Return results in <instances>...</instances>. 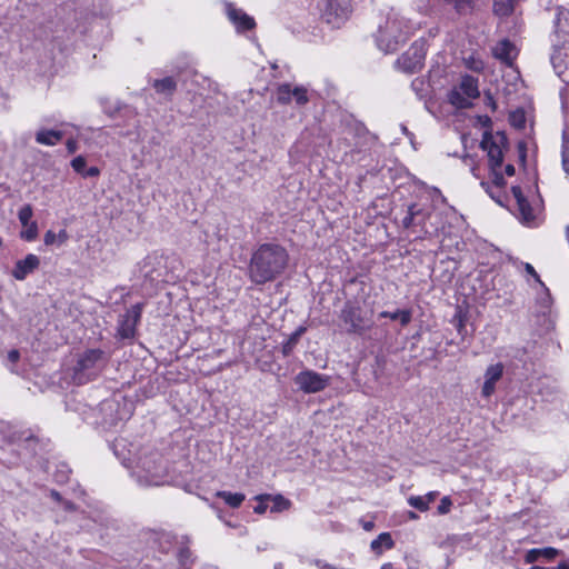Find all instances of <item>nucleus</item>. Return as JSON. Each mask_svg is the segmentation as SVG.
Instances as JSON below:
<instances>
[{"instance_id": "obj_1", "label": "nucleus", "mask_w": 569, "mask_h": 569, "mask_svg": "<svg viewBox=\"0 0 569 569\" xmlns=\"http://www.w3.org/2000/svg\"><path fill=\"white\" fill-rule=\"evenodd\" d=\"M288 262L286 248L273 242L262 243L251 254L248 278L258 286L271 282L284 272Z\"/></svg>"}, {"instance_id": "obj_2", "label": "nucleus", "mask_w": 569, "mask_h": 569, "mask_svg": "<svg viewBox=\"0 0 569 569\" xmlns=\"http://www.w3.org/2000/svg\"><path fill=\"white\" fill-rule=\"evenodd\" d=\"M133 475L142 487L161 486L166 482L167 469L161 456L152 452L139 458Z\"/></svg>"}, {"instance_id": "obj_3", "label": "nucleus", "mask_w": 569, "mask_h": 569, "mask_svg": "<svg viewBox=\"0 0 569 569\" xmlns=\"http://www.w3.org/2000/svg\"><path fill=\"white\" fill-rule=\"evenodd\" d=\"M505 140V136H500L498 141L490 133L486 132L480 142L481 149L486 151L488 156L489 168L492 176V183L495 188H497L498 190L503 188L506 184V180L500 170L503 162V152L501 144L503 143Z\"/></svg>"}, {"instance_id": "obj_4", "label": "nucleus", "mask_w": 569, "mask_h": 569, "mask_svg": "<svg viewBox=\"0 0 569 569\" xmlns=\"http://www.w3.org/2000/svg\"><path fill=\"white\" fill-rule=\"evenodd\" d=\"M407 24L398 16L387 18L385 26H380L377 36L378 47L385 52H392L397 46L406 40Z\"/></svg>"}, {"instance_id": "obj_5", "label": "nucleus", "mask_w": 569, "mask_h": 569, "mask_svg": "<svg viewBox=\"0 0 569 569\" xmlns=\"http://www.w3.org/2000/svg\"><path fill=\"white\" fill-rule=\"evenodd\" d=\"M106 361L104 352L100 349H88L79 355L73 368V379L81 385L94 379Z\"/></svg>"}, {"instance_id": "obj_6", "label": "nucleus", "mask_w": 569, "mask_h": 569, "mask_svg": "<svg viewBox=\"0 0 569 569\" xmlns=\"http://www.w3.org/2000/svg\"><path fill=\"white\" fill-rule=\"evenodd\" d=\"M479 94L478 79L466 74L461 78L460 83L449 92L448 99L452 106L465 109L471 107V100L478 98Z\"/></svg>"}, {"instance_id": "obj_7", "label": "nucleus", "mask_w": 569, "mask_h": 569, "mask_svg": "<svg viewBox=\"0 0 569 569\" xmlns=\"http://www.w3.org/2000/svg\"><path fill=\"white\" fill-rule=\"evenodd\" d=\"M318 7L322 19L333 28L340 27L350 11L347 0H318Z\"/></svg>"}, {"instance_id": "obj_8", "label": "nucleus", "mask_w": 569, "mask_h": 569, "mask_svg": "<svg viewBox=\"0 0 569 569\" xmlns=\"http://www.w3.org/2000/svg\"><path fill=\"white\" fill-rule=\"evenodd\" d=\"M426 59V48L425 42L416 41L412 46L401 54V57L397 60V66L399 69L403 70L407 73H413L423 67Z\"/></svg>"}, {"instance_id": "obj_9", "label": "nucleus", "mask_w": 569, "mask_h": 569, "mask_svg": "<svg viewBox=\"0 0 569 569\" xmlns=\"http://www.w3.org/2000/svg\"><path fill=\"white\" fill-rule=\"evenodd\" d=\"M340 319L347 326V332L349 333L362 335L368 328L361 308L351 301L345 303L340 312Z\"/></svg>"}, {"instance_id": "obj_10", "label": "nucleus", "mask_w": 569, "mask_h": 569, "mask_svg": "<svg viewBox=\"0 0 569 569\" xmlns=\"http://www.w3.org/2000/svg\"><path fill=\"white\" fill-rule=\"evenodd\" d=\"M329 377L313 370H303L295 378V383L306 393L322 391L329 385Z\"/></svg>"}, {"instance_id": "obj_11", "label": "nucleus", "mask_w": 569, "mask_h": 569, "mask_svg": "<svg viewBox=\"0 0 569 569\" xmlns=\"http://www.w3.org/2000/svg\"><path fill=\"white\" fill-rule=\"evenodd\" d=\"M143 310V303L133 305L118 321V336L120 339H132L136 335V328L140 322Z\"/></svg>"}, {"instance_id": "obj_12", "label": "nucleus", "mask_w": 569, "mask_h": 569, "mask_svg": "<svg viewBox=\"0 0 569 569\" xmlns=\"http://www.w3.org/2000/svg\"><path fill=\"white\" fill-rule=\"evenodd\" d=\"M277 100L281 104H288L295 100L298 106H305L309 98L305 87L291 88L289 83H282L277 89Z\"/></svg>"}, {"instance_id": "obj_13", "label": "nucleus", "mask_w": 569, "mask_h": 569, "mask_svg": "<svg viewBox=\"0 0 569 569\" xmlns=\"http://www.w3.org/2000/svg\"><path fill=\"white\" fill-rule=\"evenodd\" d=\"M415 206V216L416 224L425 233H432L438 231L440 228V222L433 221L432 208L430 204L422 203H413Z\"/></svg>"}, {"instance_id": "obj_14", "label": "nucleus", "mask_w": 569, "mask_h": 569, "mask_svg": "<svg viewBox=\"0 0 569 569\" xmlns=\"http://www.w3.org/2000/svg\"><path fill=\"white\" fill-rule=\"evenodd\" d=\"M40 266V259L33 253H29L24 259L18 260L12 270V276L17 280H24L28 274L32 273Z\"/></svg>"}, {"instance_id": "obj_15", "label": "nucleus", "mask_w": 569, "mask_h": 569, "mask_svg": "<svg viewBox=\"0 0 569 569\" xmlns=\"http://www.w3.org/2000/svg\"><path fill=\"white\" fill-rule=\"evenodd\" d=\"M503 365L498 362L487 368L485 372V382L481 393L485 398H489L496 390V383L502 378Z\"/></svg>"}, {"instance_id": "obj_16", "label": "nucleus", "mask_w": 569, "mask_h": 569, "mask_svg": "<svg viewBox=\"0 0 569 569\" xmlns=\"http://www.w3.org/2000/svg\"><path fill=\"white\" fill-rule=\"evenodd\" d=\"M492 54L505 64L511 66L518 54V50L511 41L502 39L492 48Z\"/></svg>"}, {"instance_id": "obj_17", "label": "nucleus", "mask_w": 569, "mask_h": 569, "mask_svg": "<svg viewBox=\"0 0 569 569\" xmlns=\"http://www.w3.org/2000/svg\"><path fill=\"white\" fill-rule=\"evenodd\" d=\"M433 6H439L443 11H453L459 16L468 14L472 11L475 0H431Z\"/></svg>"}, {"instance_id": "obj_18", "label": "nucleus", "mask_w": 569, "mask_h": 569, "mask_svg": "<svg viewBox=\"0 0 569 569\" xmlns=\"http://www.w3.org/2000/svg\"><path fill=\"white\" fill-rule=\"evenodd\" d=\"M511 192L517 203V209L519 211V218L523 222H531L535 219L533 210L528 202V200L522 194V190L519 186H513L511 188Z\"/></svg>"}, {"instance_id": "obj_19", "label": "nucleus", "mask_w": 569, "mask_h": 569, "mask_svg": "<svg viewBox=\"0 0 569 569\" xmlns=\"http://www.w3.org/2000/svg\"><path fill=\"white\" fill-rule=\"evenodd\" d=\"M228 17L239 31L250 30L256 26L253 18L236 8H229Z\"/></svg>"}, {"instance_id": "obj_20", "label": "nucleus", "mask_w": 569, "mask_h": 569, "mask_svg": "<svg viewBox=\"0 0 569 569\" xmlns=\"http://www.w3.org/2000/svg\"><path fill=\"white\" fill-rule=\"evenodd\" d=\"M559 555V550L552 547L535 548L527 551L525 556L526 563H533L540 558L552 560Z\"/></svg>"}, {"instance_id": "obj_21", "label": "nucleus", "mask_w": 569, "mask_h": 569, "mask_svg": "<svg viewBox=\"0 0 569 569\" xmlns=\"http://www.w3.org/2000/svg\"><path fill=\"white\" fill-rule=\"evenodd\" d=\"M63 138V132L58 130L40 129L36 133V141L43 146H56Z\"/></svg>"}, {"instance_id": "obj_22", "label": "nucleus", "mask_w": 569, "mask_h": 569, "mask_svg": "<svg viewBox=\"0 0 569 569\" xmlns=\"http://www.w3.org/2000/svg\"><path fill=\"white\" fill-rule=\"evenodd\" d=\"M152 87L159 94L171 97L177 90V82L172 77L157 79L152 82Z\"/></svg>"}, {"instance_id": "obj_23", "label": "nucleus", "mask_w": 569, "mask_h": 569, "mask_svg": "<svg viewBox=\"0 0 569 569\" xmlns=\"http://www.w3.org/2000/svg\"><path fill=\"white\" fill-rule=\"evenodd\" d=\"M305 332H306V327L300 326L290 335V337L287 339V341L283 342L281 351L284 357H288L291 355V352L293 351V349L296 348L297 343L299 342L301 336Z\"/></svg>"}, {"instance_id": "obj_24", "label": "nucleus", "mask_w": 569, "mask_h": 569, "mask_svg": "<svg viewBox=\"0 0 569 569\" xmlns=\"http://www.w3.org/2000/svg\"><path fill=\"white\" fill-rule=\"evenodd\" d=\"M517 0H493V12L499 17H508L513 13Z\"/></svg>"}, {"instance_id": "obj_25", "label": "nucleus", "mask_w": 569, "mask_h": 569, "mask_svg": "<svg viewBox=\"0 0 569 569\" xmlns=\"http://www.w3.org/2000/svg\"><path fill=\"white\" fill-rule=\"evenodd\" d=\"M183 540L184 541L181 542V546L178 549L177 558L181 566L187 567L193 562V559H192V552L188 546L189 538L183 537Z\"/></svg>"}, {"instance_id": "obj_26", "label": "nucleus", "mask_w": 569, "mask_h": 569, "mask_svg": "<svg viewBox=\"0 0 569 569\" xmlns=\"http://www.w3.org/2000/svg\"><path fill=\"white\" fill-rule=\"evenodd\" d=\"M380 318H390L391 320H399L401 326H407L411 321V311L410 310H396L393 312L390 311H381L379 313Z\"/></svg>"}, {"instance_id": "obj_27", "label": "nucleus", "mask_w": 569, "mask_h": 569, "mask_svg": "<svg viewBox=\"0 0 569 569\" xmlns=\"http://www.w3.org/2000/svg\"><path fill=\"white\" fill-rule=\"evenodd\" d=\"M216 496L223 499V501L232 508H238L244 500V495L239 492L218 491Z\"/></svg>"}, {"instance_id": "obj_28", "label": "nucleus", "mask_w": 569, "mask_h": 569, "mask_svg": "<svg viewBox=\"0 0 569 569\" xmlns=\"http://www.w3.org/2000/svg\"><path fill=\"white\" fill-rule=\"evenodd\" d=\"M381 546H385L387 549L393 547V541L391 539L390 533L382 532L377 537V539L371 541V549L373 551H380Z\"/></svg>"}, {"instance_id": "obj_29", "label": "nucleus", "mask_w": 569, "mask_h": 569, "mask_svg": "<svg viewBox=\"0 0 569 569\" xmlns=\"http://www.w3.org/2000/svg\"><path fill=\"white\" fill-rule=\"evenodd\" d=\"M269 500L272 501V506L270 508L271 512H280L283 510H288L291 506L290 500L286 499L281 495H277L273 497L271 496V498Z\"/></svg>"}, {"instance_id": "obj_30", "label": "nucleus", "mask_w": 569, "mask_h": 569, "mask_svg": "<svg viewBox=\"0 0 569 569\" xmlns=\"http://www.w3.org/2000/svg\"><path fill=\"white\" fill-rule=\"evenodd\" d=\"M562 168L569 176V131H563L562 134Z\"/></svg>"}, {"instance_id": "obj_31", "label": "nucleus", "mask_w": 569, "mask_h": 569, "mask_svg": "<svg viewBox=\"0 0 569 569\" xmlns=\"http://www.w3.org/2000/svg\"><path fill=\"white\" fill-rule=\"evenodd\" d=\"M24 229L21 231L20 236L22 239L27 241H33L38 237V224L36 221L30 224L23 226Z\"/></svg>"}, {"instance_id": "obj_32", "label": "nucleus", "mask_w": 569, "mask_h": 569, "mask_svg": "<svg viewBox=\"0 0 569 569\" xmlns=\"http://www.w3.org/2000/svg\"><path fill=\"white\" fill-rule=\"evenodd\" d=\"M408 503L422 512L429 509L428 501H426L423 496H412L408 499Z\"/></svg>"}, {"instance_id": "obj_33", "label": "nucleus", "mask_w": 569, "mask_h": 569, "mask_svg": "<svg viewBox=\"0 0 569 569\" xmlns=\"http://www.w3.org/2000/svg\"><path fill=\"white\" fill-rule=\"evenodd\" d=\"M32 213H33V211H32V207L30 204H26L19 210L18 218L22 226H27L32 222L31 221Z\"/></svg>"}, {"instance_id": "obj_34", "label": "nucleus", "mask_w": 569, "mask_h": 569, "mask_svg": "<svg viewBox=\"0 0 569 569\" xmlns=\"http://www.w3.org/2000/svg\"><path fill=\"white\" fill-rule=\"evenodd\" d=\"M415 216H417V213H415V206L410 204L408 207L407 214L402 219L403 228L411 229L413 227H417Z\"/></svg>"}, {"instance_id": "obj_35", "label": "nucleus", "mask_w": 569, "mask_h": 569, "mask_svg": "<svg viewBox=\"0 0 569 569\" xmlns=\"http://www.w3.org/2000/svg\"><path fill=\"white\" fill-rule=\"evenodd\" d=\"M271 498L270 495H261V496H257L256 499L259 500V503L254 507V512L256 513H264L268 506L266 505V500H269Z\"/></svg>"}, {"instance_id": "obj_36", "label": "nucleus", "mask_w": 569, "mask_h": 569, "mask_svg": "<svg viewBox=\"0 0 569 569\" xmlns=\"http://www.w3.org/2000/svg\"><path fill=\"white\" fill-rule=\"evenodd\" d=\"M451 506H452L451 499L449 497H443L440 500V503L438 506V512L440 515H446V513H448L450 511Z\"/></svg>"}, {"instance_id": "obj_37", "label": "nucleus", "mask_w": 569, "mask_h": 569, "mask_svg": "<svg viewBox=\"0 0 569 569\" xmlns=\"http://www.w3.org/2000/svg\"><path fill=\"white\" fill-rule=\"evenodd\" d=\"M87 161L82 156L76 157L71 161V167L76 172H82V170L86 168Z\"/></svg>"}, {"instance_id": "obj_38", "label": "nucleus", "mask_w": 569, "mask_h": 569, "mask_svg": "<svg viewBox=\"0 0 569 569\" xmlns=\"http://www.w3.org/2000/svg\"><path fill=\"white\" fill-rule=\"evenodd\" d=\"M481 186L486 189V191L489 193V196H490V197H491V198H492L497 203H499L500 206H505V204H503L502 197H501L500 192L495 193V192L491 190L490 186H489L488 183H486V182H481Z\"/></svg>"}, {"instance_id": "obj_39", "label": "nucleus", "mask_w": 569, "mask_h": 569, "mask_svg": "<svg viewBox=\"0 0 569 569\" xmlns=\"http://www.w3.org/2000/svg\"><path fill=\"white\" fill-rule=\"evenodd\" d=\"M43 241L47 246H52L57 241V234L52 230H48L44 233Z\"/></svg>"}, {"instance_id": "obj_40", "label": "nucleus", "mask_w": 569, "mask_h": 569, "mask_svg": "<svg viewBox=\"0 0 569 569\" xmlns=\"http://www.w3.org/2000/svg\"><path fill=\"white\" fill-rule=\"evenodd\" d=\"M20 359V352L17 349H12L7 355V360L14 365Z\"/></svg>"}, {"instance_id": "obj_41", "label": "nucleus", "mask_w": 569, "mask_h": 569, "mask_svg": "<svg viewBox=\"0 0 569 569\" xmlns=\"http://www.w3.org/2000/svg\"><path fill=\"white\" fill-rule=\"evenodd\" d=\"M525 269L526 271L532 276L535 278V280L537 282H539L541 286H543V283L541 282L540 278H539V274L536 272L535 268L530 264V263H526L525 264Z\"/></svg>"}, {"instance_id": "obj_42", "label": "nucleus", "mask_w": 569, "mask_h": 569, "mask_svg": "<svg viewBox=\"0 0 569 569\" xmlns=\"http://www.w3.org/2000/svg\"><path fill=\"white\" fill-rule=\"evenodd\" d=\"M68 472L69 470H60L58 471V473L56 475V479L58 482H64L68 480Z\"/></svg>"}, {"instance_id": "obj_43", "label": "nucleus", "mask_w": 569, "mask_h": 569, "mask_svg": "<svg viewBox=\"0 0 569 569\" xmlns=\"http://www.w3.org/2000/svg\"><path fill=\"white\" fill-rule=\"evenodd\" d=\"M66 144L69 153H74L77 151L78 146L76 140L69 139Z\"/></svg>"}, {"instance_id": "obj_44", "label": "nucleus", "mask_w": 569, "mask_h": 569, "mask_svg": "<svg viewBox=\"0 0 569 569\" xmlns=\"http://www.w3.org/2000/svg\"><path fill=\"white\" fill-rule=\"evenodd\" d=\"M68 239V233L67 231L63 229V230H60V232L57 234V240L59 241V243H63L66 242Z\"/></svg>"}, {"instance_id": "obj_45", "label": "nucleus", "mask_w": 569, "mask_h": 569, "mask_svg": "<svg viewBox=\"0 0 569 569\" xmlns=\"http://www.w3.org/2000/svg\"><path fill=\"white\" fill-rule=\"evenodd\" d=\"M100 173L99 169L97 167H90L87 172L86 177H97Z\"/></svg>"}, {"instance_id": "obj_46", "label": "nucleus", "mask_w": 569, "mask_h": 569, "mask_svg": "<svg viewBox=\"0 0 569 569\" xmlns=\"http://www.w3.org/2000/svg\"><path fill=\"white\" fill-rule=\"evenodd\" d=\"M438 496V491H430L428 492L425 497H426V501H428V506L435 501V499L437 498Z\"/></svg>"}, {"instance_id": "obj_47", "label": "nucleus", "mask_w": 569, "mask_h": 569, "mask_svg": "<svg viewBox=\"0 0 569 569\" xmlns=\"http://www.w3.org/2000/svg\"><path fill=\"white\" fill-rule=\"evenodd\" d=\"M63 508L66 511H73L76 510V505L71 501H63Z\"/></svg>"}, {"instance_id": "obj_48", "label": "nucleus", "mask_w": 569, "mask_h": 569, "mask_svg": "<svg viewBox=\"0 0 569 569\" xmlns=\"http://www.w3.org/2000/svg\"><path fill=\"white\" fill-rule=\"evenodd\" d=\"M505 172H506V174H507V176H509V177L513 176V174H515V172H516L515 167H513L512 164H510V163H509V164H507V166L505 167Z\"/></svg>"}, {"instance_id": "obj_49", "label": "nucleus", "mask_w": 569, "mask_h": 569, "mask_svg": "<svg viewBox=\"0 0 569 569\" xmlns=\"http://www.w3.org/2000/svg\"><path fill=\"white\" fill-rule=\"evenodd\" d=\"M50 496H51L56 501H59V502H60V501H62V497H61V495H60L58 491H56V490H51Z\"/></svg>"}, {"instance_id": "obj_50", "label": "nucleus", "mask_w": 569, "mask_h": 569, "mask_svg": "<svg viewBox=\"0 0 569 569\" xmlns=\"http://www.w3.org/2000/svg\"><path fill=\"white\" fill-rule=\"evenodd\" d=\"M457 329H458V332H459L460 335H462V330L465 329V325H463L462 320H459V323H458V326H457Z\"/></svg>"}, {"instance_id": "obj_51", "label": "nucleus", "mask_w": 569, "mask_h": 569, "mask_svg": "<svg viewBox=\"0 0 569 569\" xmlns=\"http://www.w3.org/2000/svg\"><path fill=\"white\" fill-rule=\"evenodd\" d=\"M556 569H569V562H561Z\"/></svg>"}, {"instance_id": "obj_52", "label": "nucleus", "mask_w": 569, "mask_h": 569, "mask_svg": "<svg viewBox=\"0 0 569 569\" xmlns=\"http://www.w3.org/2000/svg\"><path fill=\"white\" fill-rule=\"evenodd\" d=\"M381 569H393L391 563H385L382 565Z\"/></svg>"}, {"instance_id": "obj_53", "label": "nucleus", "mask_w": 569, "mask_h": 569, "mask_svg": "<svg viewBox=\"0 0 569 569\" xmlns=\"http://www.w3.org/2000/svg\"><path fill=\"white\" fill-rule=\"evenodd\" d=\"M470 68L473 69L475 71H479V62L473 63V66H471Z\"/></svg>"}, {"instance_id": "obj_54", "label": "nucleus", "mask_w": 569, "mask_h": 569, "mask_svg": "<svg viewBox=\"0 0 569 569\" xmlns=\"http://www.w3.org/2000/svg\"><path fill=\"white\" fill-rule=\"evenodd\" d=\"M409 517H410V519H417L418 518V516L415 512H412V511H409Z\"/></svg>"}, {"instance_id": "obj_55", "label": "nucleus", "mask_w": 569, "mask_h": 569, "mask_svg": "<svg viewBox=\"0 0 569 569\" xmlns=\"http://www.w3.org/2000/svg\"><path fill=\"white\" fill-rule=\"evenodd\" d=\"M567 16H568V17H567L566 19H568V18H569V10L567 11Z\"/></svg>"}]
</instances>
